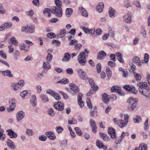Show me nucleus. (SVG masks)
Returning a JSON list of instances; mask_svg holds the SVG:
<instances>
[{"instance_id":"obj_61","label":"nucleus","mask_w":150,"mask_h":150,"mask_svg":"<svg viewBox=\"0 0 150 150\" xmlns=\"http://www.w3.org/2000/svg\"><path fill=\"white\" fill-rule=\"evenodd\" d=\"M53 96L54 97L55 99L57 100H59L61 99V97L56 92L54 94V96Z\"/></svg>"},{"instance_id":"obj_15","label":"nucleus","mask_w":150,"mask_h":150,"mask_svg":"<svg viewBox=\"0 0 150 150\" xmlns=\"http://www.w3.org/2000/svg\"><path fill=\"white\" fill-rule=\"evenodd\" d=\"M106 55V53L103 51H100L97 54V58L99 60H101L104 58Z\"/></svg>"},{"instance_id":"obj_36","label":"nucleus","mask_w":150,"mask_h":150,"mask_svg":"<svg viewBox=\"0 0 150 150\" xmlns=\"http://www.w3.org/2000/svg\"><path fill=\"white\" fill-rule=\"evenodd\" d=\"M42 67L45 70H48L51 68L50 65L48 62L47 63L43 62Z\"/></svg>"},{"instance_id":"obj_30","label":"nucleus","mask_w":150,"mask_h":150,"mask_svg":"<svg viewBox=\"0 0 150 150\" xmlns=\"http://www.w3.org/2000/svg\"><path fill=\"white\" fill-rule=\"evenodd\" d=\"M100 136L105 141H107L109 139V137L107 135L102 132L99 133Z\"/></svg>"},{"instance_id":"obj_13","label":"nucleus","mask_w":150,"mask_h":150,"mask_svg":"<svg viewBox=\"0 0 150 150\" xmlns=\"http://www.w3.org/2000/svg\"><path fill=\"white\" fill-rule=\"evenodd\" d=\"M124 21L128 23H130L131 22L132 20L131 13L128 12L127 13L125 14L123 17Z\"/></svg>"},{"instance_id":"obj_35","label":"nucleus","mask_w":150,"mask_h":150,"mask_svg":"<svg viewBox=\"0 0 150 150\" xmlns=\"http://www.w3.org/2000/svg\"><path fill=\"white\" fill-rule=\"evenodd\" d=\"M4 130L0 128V139L2 141H4L6 138V135L4 134Z\"/></svg>"},{"instance_id":"obj_33","label":"nucleus","mask_w":150,"mask_h":150,"mask_svg":"<svg viewBox=\"0 0 150 150\" xmlns=\"http://www.w3.org/2000/svg\"><path fill=\"white\" fill-rule=\"evenodd\" d=\"M65 12L66 16L69 17L70 16V15L72 14L73 11L71 8H67Z\"/></svg>"},{"instance_id":"obj_24","label":"nucleus","mask_w":150,"mask_h":150,"mask_svg":"<svg viewBox=\"0 0 150 150\" xmlns=\"http://www.w3.org/2000/svg\"><path fill=\"white\" fill-rule=\"evenodd\" d=\"M40 97L44 103L47 102L49 101V98L47 95L46 94H41L40 96Z\"/></svg>"},{"instance_id":"obj_12","label":"nucleus","mask_w":150,"mask_h":150,"mask_svg":"<svg viewBox=\"0 0 150 150\" xmlns=\"http://www.w3.org/2000/svg\"><path fill=\"white\" fill-rule=\"evenodd\" d=\"M25 116L24 112L22 110L18 112L16 115L17 120L19 122L23 119Z\"/></svg>"},{"instance_id":"obj_23","label":"nucleus","mask_w":150,"mask_h":150,"mask_svg":"<svg viewBox=\"0 0 150 150\" xmlns=\"http://www.w3.org/2000/svg\"><path fill=\"white\" fill-rule=\"evenodd\" d=\"M8 146L11 149H15L16 146L13 142L11 140L8 139L6 142Z\"/></svg>"},{"instance_id":"obj_58","label":"nucleus","mask_w":150,"mask_h":150,"mask_svg":"<svg viewBox=\"0 0 150 150\" xmlns=\"http://www.w3.org/2000/svg\"><path fill=\"white\" fill-rule=\"evenodd\" d=\"M12 23L11 22H6L4 23L6 28H10L12 25Z\"/></svg>"},{"instance_id":"obj_43","label":"nucleus","mask_w":150,"mask_h":150,"mask_svg":"<svg viewBox=\"0 0 150 150\" xmlns=\"http://www.w3.org/2000/svg\"><path fill=\"white\" fill-rule=\"evenodd\" d=\"M69 81V80L67 79H62L61 80L57 82L58 83H61L62 84H67L68 83Z\"/></svg>"},{"instance_id":"obj_11","label":"nucleus","mask_w":150,"mask_h":150,"mask_svg":"<svg viewBox=\"0 0 150 150\" xmlns=\"http://www.w3.org/2000/svg\"><path fill=\"white\" fill-rule=\"evenodd\" d=\"M139 91L144 96L146 97L150 98V91H148L147 89H139Z\"/></svg>"},{"instance_id":"obj_40","label":"nucleus","mask_w":150,"mask_h":150,"mask_svg":"<svg viewBox=\"0 0 150 150\" xmlns=\"http://www.w3.org/2000/svg\"><path fill=\"white\" fill-rule=\"evenodd\" d=\"M11 88L15 91H16L18 90L19 89L21 88H19V86L17 83H12L11 84Z\"/></svg>"},{"instance_id":"obj_39","label":"nucleus","mask_w":150,"mask_h":150,"mask_svg":"<svg viewBox=\"0 0 150 150\" xmlns=\"http://www.w3.org/2000/svg\"><path fill=\"white\" fill-rule=\"evenodd\" d=\"M68 122L69 125L75 124L76 123L77 121L76 119L73 117L69 119Z\"/></svg>"},{"instance_id":"obj_53","label":"nucleus","mask_w":150,"mask_h":150,"mask_svg":"<svg viewBox=\"0 0 150 150\" xmlns=\"http://www.w3.org/2000/svg\"><path fill=\"white\" fill-rule=\"evenodd\" d=\"M57 132L58 133H61L63 131V129L62 127L60 126H57L55 128Z\"/></svg>"},{"instance_id":"obj_7","label":"nucleus","mask_w":150,"mask_h":150,"mask_svg":"<svg viewBox=\"0 0 150 150\" xmlns=\"http://www.w3.org/2000/svg\"><path fill=\"white\" fill-rule=\"evenodd\" d=\"M78 61L81 66H84L86 62V59L85 56H83L81 55H79L78 57Z\"/></svg>"},{"instance_id":"obj_27","label":"nucleus","mask_w":150,"mask_h":150,"mask_svg":"<svg viewBox=\"0 0 150 150\" xmlns=\"http://www.w3.org/2000/svg\"><path fill=\"white\" fill-rule=\"evenodd\" d=\"M134 4L133 2H130L128 0H125L124 1V6L127 8L132 7Z\"/></svg>"},{"instance_id":"obj_14","label":"nucleus","mask_w":150,"mask_h":150,"mask_svg":"<svg viewBox=\"0 0 150 150\" xmlns=\"http://www.w3.org/2000/svg\"><path fill=\"white\" fill-rule=\"evenodd\" d=\"M90 123L91 127L92 129L93 132L95 133L97 131V127L95 121L93 119H91L90 121Z\"/></svg>"},{"instance_id":"obj_28","label":"nucleus","mask_w":150,"mask_h":150,"mask_svg":"<svg viewBox=\"0 0 150 150\" xmlns=\"http://www.w3.org/2000/svg\"><path fill=\"white\" fill-rule=\"evenodd\" d=\"M147 145L145 144H140L139 146L138 147L136 148L135 150H147Z\"/></svg>"},{"instance_id":"obj_22","label":"nucleus","mask_w":150,"mask_h":150,"mask_svg":"<svg viewBox=\"0 0 150 150\" xmlns=\"http://www.w3.org/2000/svg\"><path fill=\"white\" fill-rule=\"evenodd\" d=\"M79 10L83 16L87 17L88 16V14L87 11L82 7H79Z\"/></svg>"},{"instance_id":"obj_17","label":"nucleus","mask_w":150,"mask_h":150,"mask_svg":"<svg viewBox=\"0 0 150 150\" xmlns=\"http://www.w3.org/2000/svg\"><path fill=\"white\" fill-rule=\"evenodd\" d=\"M6 132L8 133V135L11 138H16L17 137V134L11 129L7 130Z\"/></svg>"},{"instance_id":"obj_48","label":"nucleus","mask_w":150,"mask_h":150,"mask_svg":"<svg viewBox=\"0 0 150 150\" xmlns=\"http://www.w3.org/2000/svg\"><path fill=\"white\" fill-rule=\"evenodd\" d=\"M52 57L53 55L50 53H48L46 58V60L47 62H50L52 60Z\"/></svg>"},{"instance_id":"obj_41","label":"nucleus","mask_w":150,"mask_h":150,"mask_svg":"<svg viewBox=\"0 0 150 150\" xmlns=\"http://www.w3.org/2000/svg\"><path fill=\"white\" fill-rule=\"evenodd\" d=\"M103 145V143L100 141L98 139L96 140V145L97 147L100 149H102V145Z\"/></svg>"},{"instance_id":"obj_56","label":"nucleus","mask_w":150,"mask_h":150,"mask_svg":"<svg viewBox=\"0 0 150 150\" xmlns=\"http://www.w3.org/2000/svg\"><path fill=\"white\" fill-rule=\"evenodd\" d=\"M149 119L147 118L144 122V129L145 130H148L149 128L148 122Z\"/></svg>"},{"instance_id":"obj_52","label":"nucleus","mask_w":150,"mask_h":150,"mask_svg":"<svg viewBox=\"0 0 150 150\" xmlns=\"http://www.w3.org/2000/svg\"><path fill=\"white\" fill-rule=\"evenodd\" d=\"M38 139L39 140L42 141H45L47 140V138L46 136L42 135L39 137Z\"/></svg>"},{"instance_id":"obj_50","label":"nucleus","mask_w":150,"mask_h":150,"mask_svg":"<svg viewBox=\"0 0 150 150\" xmlns=\"http://www.w3.org/2000/svg\"><path fill=\"white\" fill-rule=\"evenodd\" d=\"M134 76L136 78V81L138 82L141 79V76L139 74H136L134 75Z\"/></svg>"},{"instance_id":"obj_54","label":"nucleus","mask_w":150,"mask_h":150,"mask_svg":"<svg viewBox=\"0 0 150 150\" xmlns=\"http://www.w3.org/2000/svg\"><path fill=\"white\" fill-rule=\"evenodd\" d=\"M117 91V93H118L120 96H124L125 94L122 91L120 87H118V90Z\"/></svg>"},{"instance_id":"obj_63","label":"nucleus","mask_w":150,"mask_h":150,"mask_svg":"<svg viewBox=\"0 0 150 150\" xmlns=\"http://www.w3.org/2000/svg\"><path fill=\"white\" fill-rule=\"evenodd\" d=\"M46 93L53 96H54L55 92L51 89H49L46 91Z\"/></svg>"},{"instance_id":"obj_6","label":"nucleus","mask_w":150,"mask_h":150,"mask_svg":"<svg viewBox=\"0 0 150 150\" xmlns=\"http://www.w3.org/2000/svg\"><path fill=\"white\" fill-rule=\"evenodd\" d=\"M64 104L61 102L55 103L54 105V107L57 110L62 111L64 108Z\"/></svg>"},{"instance_id":"obj_47","label":"nucleus","mask_w":150,"mask_h":150,"mask_svg":"<svg viewBox=\"0 0 150 150\" xmlns=\"http://www.w3.org/2000/svg\"><path fill=\"white\" fill-rule=\"evenodd\" d=\"M74 129L77 134L79 136H81L82 135V133L79 128L78 127H76L74 128Z\"/></svg>"},{"instance_id":"obj_20","label":"nucleus","mask_w":150,"mask_h":150,"mask_svg":"<svg viewBox=\"0 0 150 150\" xmlns=\"http://www.w3.org/2000/svg\"><path fill=\"white\" fill-rule=\"evenodd\" d=\"M133 61L137 65L141 66L142 65L141 60L137 56L134 57L133 58Z\"/></svg>"},{"instance_id":"obj_51","label":"nucleus","mask_w":150,"mask_h":150,"mask_svg":"<svg viewBox=\"0 0 150 150\" xmlns=\"http://www.w3.org/2000/svg\"><path fill=\"white\" fill-rule=\"evenodd\" d=\"M26 134L29 136H32L33 134V132L32 130L31 129H27L25 132Z\"/></svg>"},{"instance_id":"obj_57","label":"nucleus","mask_w":150,"mask_h":150,"mask_svg":"<svg viewBox=\"0 0 150 150\" xmlns=\"http://www.w3.org/2000/svg\"><path fill=\"white\" fill-rule=\"evenodd\" d=\"M67 30L66 29H62L60 31V35L61 37H64L66 34Z\"/></svg>"},{"instance_id":"obj_64","label":"nucleus","mask_w":150,"mask_h":150,"mask_svg":"<svg viewBox=\"0 0 150 150\" xmlns=\"http://www.w3.org/2000/svg\"><path fill=\"white\" fill-rule=\"evenodd\" d=\"M8 47L9 49L8 52L12 53L14 51L13 46L12 45H8Z\"/></svg>"},{"instance_id":"obj_44","label":"nucleus","mask_w":150,"mask_h":150,"mask_svg":"<svg viewBox=\"0 0 150 150\" xmlns=\"http://www.w3.org/2000/svg\"><path fill=\"white\" fill-rule=\"evenodd\" d=\"M106 73L109 79L112 76L111 71L109 68H107L106 69Z\"/></svg>"},{"instance_id":"obj_60","label":"nucleus","mask_w":150,"mask_h":150,"mask_svg":"<svg viewBox=\"0 0 150 150\" xmlns=\"http://www.w3.org/2000/svg\"><path fill=\"white\" fill-rule=\"evenodd\" d=\"M5 10L2 4L0 3V13L3 14L5 13Z\"/></svg>"},{"instance_id":"obj_62","label":"nucleus","mask_w":150,"mask_h":150,"mask_svg":"<svg viewBox=\"0 0 150 150\" xmlns=\"http://www.w3.org/2000/svg\"><path fill=\"white\" fill-rule=\"evenodd\" d=\"M78 42L77 40L75 39H73L71 40L69 44L70 45H74L77 44Z\"/></svg>"},{"instance_id":"obj_3","label":"nucleus","mask_w":150,"mask_h":150,"mask_svg":"<svg viewBox=\"0 0 150 150\" xmlns=\"http://www.w3.org/2000/svg\"><path fill=\"white\" fill-rule=\"evenodd\" d=\"M16 101L15 99L14 98H12L9 100V106L7 109L8 112H11L14 110L16 106Z\"/></svg>"},{"instance_id":"obj_18","label":"nucleus","mask_w":150,"mask_h":150,"mask_svg":"<svg viewBox=\"0 0 150 150\" xmlns=\"http://www.w3.org/2000/svg\"><path fill=\"white\" fill-rule=\"evenodd\" d=\"M37 98L35 95H32L30 98V101L33 107H35L36 105Z\"/></svg>"},{"instance_id":"obj_26","label":"nucleus","mask_w":150,"mask_h":150,"mask_svg":"<svg viewBox=\"0 0 150 150\" xmlns=\"http://www.w3.org/2000/svg\"><path fill=\"white\" fill-rule=\"evenodd\" d=\"M117 124L120 127L122 128L126 126L127 124L124 120L120 119L118 120Z\"/></svg>"},{"instance_id":"obj_29","label":"nucleus","mask_w":150,"mask_h":150,"mask_svg":"<svg viewBox=\"0 0 150 150\" xmlns=\"http://www.w3.org/2000/svg\"><path fill=\"white\" fill-rule=\"evenodd\" d=\"M102 100L104 103L108 104L109 103V98L107 94L104 93L102 95Z\"/></svg>"},{"instance_id":"obj_16","label":"nucleus","mask_w":150,"mask_h":150,"mask_svg":"<svg viewBox=\"0 0 150 150\" xmlns=\"http://www.w3.org/2000/svg\"><path fill=\"white\" fill-rule=\"evenodd\" d=\"M45 135L51 140H54L56 139L55 135L53 132H46Z\"/></svg>"},{"instance_id":"obj_31","label":"nucleus","mask_w":150,"mask_h":150,"mask_svg":"<svg viewBox=\"0 0 150 150\" xmlns=\"http://www.w3.org/2000/svg\"><path fill=\"white\" fill-rule=\"evenodd\" d=\"M137 86L140 89H143L147 87V84L145 82H140L137 83Z\"/></svg>"},{"instance_id":"obj_45","label":"nucleus","mask_w":150,"mask_h":150,"mask_svg":"<svg viewBox=\"0 0 150 150\" xmlns=\"http://www.w3.org/2000/svg\"><path fill=\"white\" fill-rule=\"evenodd\" d=\"M89 51L87 50V49H85L84 50L81 52L79 55H81L83 56H86L87 57V54L88 53Z\"/></svg>"},{"instance_id":"obj_37","label":"nucleus","mask_w":150,"mask_h":150,"mask_svg":"<svg viewBox=\"0 0 150 150\" xmlns=\"http://www.w3.org/2000/svg\"><path fill=\"white\" fill-rule=\"evenodd\" d=\"M20 49L21 50H25L26 52H28L29 50V47H26L25 44H23L19 46Z\"/></svg>"},{"instance_id":"obj_59","label":"nucleus","mask_w":150,"mask_h":150,"mask_svg":"<svg viewBox=\"0 0 150 150\" xmlns=\"http://www.w3.org/2000/svg\"><path fill=\"white\" fill-rule=\"evenodd\" d=\"M17 84L19 86V88H22L24 84V82L23 80L19 81L17 83Z\"/></svg>"},{"instance_id":"obj_9","label":"nucleus","mask_w":150,"mask_h":150,"mask_svg":"<svg viewBox=\"0 0 150 150\" xmlns=\"http://www.w3.org/2000/svg\"><path fill=\"white\" fill-rule=\"evenodd\" d=\"M108 132L111 138L113 139H116L115 131L114 128L112 127H109L108 130Z\"/></svg>"},{"instance_id":"obj_10","label":"nucleus","mask_w":150,"mask_h":150,"mask_svg":"<svg viewBox=\"0 0 150 150\" xmlns=\"http://www.w3.org/2000/svg\"><path fill=\"white\" fill-rule=\"evenodd\" d=\"M80 28L83 30L84 32L87 34L93 35L95 33V29L94 28L89 29L88 28H86L83 26H81Z\"/></svg>"},{"instance_id":"obj_34","label":"nucleus","mask_w":150,"mask_h":150,"mask_svg":"<svg viewBox=\"0 0 150 150\" xmlns=\"http://www.w3.org/2000/svg\"><path fill=\"white\" fill-rule=\"evenodd\" d=\"M70 58V56L69 53H65L63 58L62 59L63 61H68Z\"/></svg>"},{"instance_id":"obj_49","label":"nucleus","mask_w":150,"mask_h":150,"mask_svg":"<svg viewBox=\"0 0 150 150\" xmlns=\"http://www.w3.org/2000/svg\"><path fill=\"white\" fill-rule=\"evenodd\" d=\"M47 36L49 38H53L56 37V35L53 33H50L47 34Z\"/></svg>"},{"instance_id":"obj_4","label":"nucleus","mask_w":150,"mask_h":150,"mask_svg":"<svg viewBox=\"0 0 150 150\" xmlns=\"http://www.w3.org/2000/svg\"><path fill=\"white\" fill-rule=\"evenodd\" d=\"M123 88L133 94H136L138 92L137 90L133 86L125 85L123 86Z\"/></svg>"},{"instance_id":"obj_32","label":"nucleus","mask_w":150,"mask_h":150,"mask_svg":"<svg viewBox=\"0 0 150 150\" xmlns=\"http://www.w3.org/2000/svg\"><path fill=\"white\" fill-rule=\"evenodd\" d=\"M10 42L15 46L18 45V41L14 37H12L10 38Z\"/></svg>"},{"instance_id":"obj_21","label":"nucleus","mask_w":150,"mask_h":150,"mask_svg":"<svg viewBox=\"0 0 150 150\" xmlns=\"http://www.w3.org/2000/svg\"><path fill=\"white\" fill-rule=\"evenodd\" d=\"M109 13L110 18H113L115 17V10L111 7H110L109 8Z\"/></svg>"},{"instance_id":"obj_5","label":"nucleus","mask_w":150,"mask_h":150,"mask_svg":"<svg viewBox=\"0 0 150 150\" xmlns=\"http://www.w3.org/2000/svg\"><path fill=\"white\" fill-rule=\"evenodd\" d=\"M77 71L79 76L80 78L83 80H87L88 78L87 75L82 69H79Z\"/></svg>"},{"instance_id":"obj_42","label":"nucleus","mask_w":150,"mask_h":150,"mask_svg":"<svg viewBox=\"0 0 150 150\" xmlns=\"http://www.w3.org/2000/svg\"><path fill=\"white\" fill-rule=\"evenodd\" d=\"M34 26L33 25L29 27H27V31L31 33H33L35 31Z\"/></svg>"},{"instance_id":"obj_25","label":"nucleus","mask_w":150,"mask_h":150,"mask_svg":"<svg viewBox=\"0 0 150 150\" xmlns=\"http://www.w3.org/2000/svg\"><path fill=\"white\" fill-rule=\"evenodd\" d=\"M104 8V4L103 2H100L96 7V10L99 13L102 12Z\"/></svg>"},{"instance_id":"obj_46","label":"nucleus","mask_w":150,"mask_h":150,"mask_svg":"<svg viewBox=\"0 0 150 150\" xmlns=\"http://www.w3.org/2000/svg\"><path fill=\"white\" fill-rule=\"evenodd\" d=\"M67 144V141L66 139H64L60 142V146L65 147Z\"/></svg>"},{"instance_id":"obj_55","label":"nucleus","mask_w":150,"mask_h":150,"mask_svg":"<svg viewBox=\"0 0 150 150\" xmlns=\"http://www.w3.org/2000/svg\"><path fill=\"white\" fill-rule=\"evenodd\" d=\"M118 87H118L116 86H113L111 88V91L112 92H115L117 93V91L118 90Z\"/></svg>"},{"instance_id":"obj_2","label":"nucleus","mask_w":150,"mask_h":150,"mask_svg":"<svg viewBox=\"0 0 150 150\" xmlns=\"http://www.w3.org/2000/svg\"><path fill=\"white\" fill-rule=\"evenodd\" d=\"M51 12L54 14L57 17H61L62 15L61 7L53 6L50 8Z\"/></svg>"},{"instance_id":"obj_38","label":"nucleus","mask_w":150,"mask_h":150,"mask_svg":"<svg viewBox=\"0 0 150 150\" xmlns=\"http://www.w3.org/2000/svg\"><path fill=\"white\" fill-rule=\"evenodd\" d=\"M141 120L142 119L141 117L138 115H137L135 117L133 118V121L135 123H139Z\"/></svg>"},{"instance_id":"obj_8","label":"nucleus","mask_w":150,"mask_h":150,"mask_svg":"<svg viewBox=\"0 0 150 150\" xmlns=\"http://www.w3.org/2000/svg\"><path fill=\"white\" fill-rule=\"evenodd\" d=\"M70 87L72 90L71 93L73 95H76L79 93V88L76 85L71 84L70 86Z\"/></svg>"},{"instance_id":"obj_19","label":"nucleus","mask_w":150,"mask_h":150,"mask_svg":"<svg viewBox=\"0 0 150 150\" xmlns=\"http://www.w3.org/2000/svg\"><path fill=\"white\" fill-rule=\"evenodd\" d=\"M2 74L3 76L10 78H12L13 76V74L11 73V71L9 70L2 71Z\"/></svg>"},{"instance_id":"obj_1","label":"nucleus","mask_w":150,"mask_h":150,"mask_svg":"<svg viewBox=\"0 0 150 150\" xmlns=\"http://www.w3.org/2000/svg\"><path fill=\"white\" fill-rule=\"evenodd\" d=\"M138 102V100L137 98L135 99L132 98H129L127 101L129 103L128 105V109L130 111H132L134 110L137 106V103Z\"/></svg>"}]
</instances>
